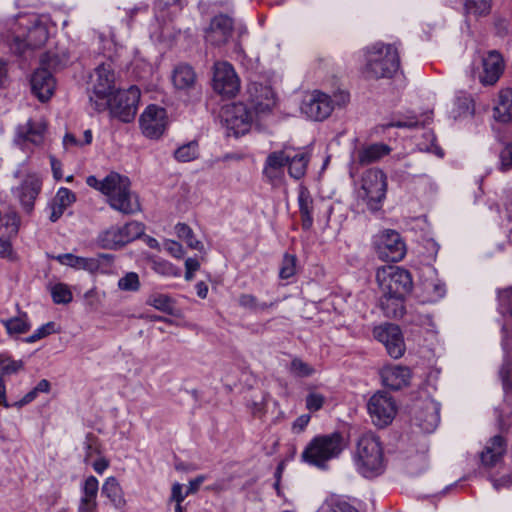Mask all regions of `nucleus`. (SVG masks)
I'll list each match as a JSON object with an SVG mask.
<instances>
[{"label":"nucleus","mask_w":512,"mask_h":512,"mask_svg":"<svg viewBox=\"0 0 512 512\" xmlns=\"http://www.w3.org/2000/svg\"><path fill=\"white\" fill-rule=\"evenodd\" d=\"M86 183L107 196L108 203L114 210L126 215L140 210L139 201L130 190L131 183L128 177L111 172L103 180L97 179L94 175L88 176Z\"/></svg>","instance_id":"obj_1"},{"label":"nucleus","mask_w":512,"mask_h":512,"mask_svg":"<svg viewBox=\"0 0 512 512\" xmlns=\"http://www.w3.org/2000/svg\"><path fill=\"white\" fill-rule=\"evenodd\" d=\"M400 68V56L394 44L375 43L366 52L363 74L366 79H390Z\"/></svg>","instance_id":"obj_2"},{"label":"nucleus","mask_w":512,"mask_h":512,"mask_svg":"<svg viewBox=\"0 0 512 512\" xmlns=\"http://www.w3.org/2000/svg\"><path fill=\"white\" fill-rule=\"evenodd\" d=\"M346 447L340 432L315 436L301 453V460L319 469H327L328 462L338 458Z\"/></svg>","instance_id":"obj_3"},{"label":"nucleus","mask_w":512,"mask_h":512,"mask_svg":"<svg viewBox=\"0 0 512 512\" xmlns=\"http://www.w3.org/2000/svg\"><path fill=\"white\" fill-rule=\"evenodd\" d=\"M353 461L356 470L366 478L383 473V449L375 434L368 432L359 437L353 452Z\"/></svg>","instance_id":"obj_4"},{"label":"nucleus","mask_w":512,"mask_h":512,"mask_svg":"<svg viewBox=\"0 0 512 512\" xmlns=\"http://www.w3.org/2000/svg\"><path fill=\"white\" fill-rule=\"evenodd\" d=\"M115 84V74L112 63L99 64L90 76L89 100L98 112L106 109V99L112 94Z\"/></svg>","instance_id":"obj_5"},{"label":"nucleus","mask_w":512,"mask_h":512,"mask_svg":"<svg viewBox=\"0 0 512 512\" xmlns=\"http://www.w3.org/2000/svg\"><path fill=\"white\" fill-rule=\"evenodd\" d=\"M376 279L383 294L405 298L413 288L410 272L397 266L378 269Z\"/></svg>","instance_id":"obj_6"},{"label":"nucleus","mask_w":512,"mask_h":512,"mask_svg":"<svg viewBox=\"0 0 512 512\" xmlns=\"http://www.w3.org/2000/svg\"><path fill=\"white\" fill-rule=\"evenodd\" d=\"M140 95V90L136 86H131L127 90H118L112 97L106 99V109H109L111 117L129 123L136 116Z\"/></svg>","instance_id":"obj_7"},{"label":"nucleus","mask_w":512,"mask_h":512,"mask_svg":"<svg viewBox=\"0 0 512 512\" xmlns=\"http://www.w3.org/2000/svg\"><path fill=\"white\" fill-rule=\"evenodd\" d=\"M373 247L379 259L386 262L401 261L406 253L405 244L395 230H384L375 235Z\"/></svg>","instance_id":"obj_8"},{"label":"nucleus","mask_w":512,"mask_h":512,"mask_svg":"<svg viewBox=\"0 0 512 512\" xmlns=\"http://www.w3.org/2000/svg\"><path fill=\"white\" fill-rule=\"evenodd\" d=\"M145 226L138 221H130L123 226H112L99 235L103 248L116 249L144 234Z\"/></svg>","instance_id":"obj_9"},{"label":"nucleus","mask_w":512,"mask_h":512,"mask_svg":"<svg viewBox=\"0 0 512 512\" xmlns=\"http://www.w3.org/2000/svg\"><path fill=\"white\" fill-rule=\"evenodd\" d=\"M361 188L369 209L379 210L387 191V178L384 172L378 168L368 169L362 177Z\"/></svg>","instance_id":"obj_10"},{"label":"nucleus","mask_w":512,"mask_h":512,"mask_svg":"<svg viewBox=\"0 0 512 512\" xmlns=\"http://www.w3.org/2000/svg\"><path fill=\"white\" fill-rule=\"evenodd\" d=\"M368 413L374 425L383 428L389 425L397 412L394 399L386 392L378 391L368 401Z\"/></svg>","instance_id":"obj_11"},{"label":"nucleus","mask_w":512,"mask_h":512,"mask_svg":"<svg viewBox=\"0 0 512 512\" xmlns=\"http://www.w3.org/2000/svg\"><path fill=\"white\" fill-rule=\"evenodd\" d=\"M334 107L335 102L328 94L315 90L305 98L301 110L310 119L323 121L331 115Z\"/></svg>","instance_id":"obj_12"},{"label":"nucleus","mask_w":512,"mask_h":512,"mask_svg":"<svg viewBox=\"0 0 512 512\" xmlns=\"http://www.w3.org/2000/svg\"><path fill=\"white\" fill-rule=\"evenodd\" d=\"M240 87L235 70L228 62H218L214 66L213 88L218 94L233 97Z\"/></svg>","instance_id":"obj_13"},{"label":"nucleus","mask_w":512,"mask_h":512,"mask_svg":"<svg viewBox=\"0 0 512 512\" xmlns=\"http://www.w3.org/2000/svg\"><path fill=\"white\" fill-rule=\"evenodd\" d=\"M142 133L151 139H158L167 125L166 110L157 105H149L140 116Z\"/></svg>","instance_id":"obj_14"},{"label":"nucleus","mask_w":512,"mask_h":512,"mask_svg":"<svg viewBox=\"0 0 512 512\" xmlns=\"http://www.w3.org/2000/svg\"><path fill=\"white\" fill-rule=\"evenodd\" d=\"M374 337L385 346L387 353L394 359L403 356L405 345L400 328L394 324H384L374 328Z\"/></svg>","instance_id":"obj_15"},{"label":"nucleus","mask_w":512,"mask_h":512,"mask_svg":"<svg viewBox=\"0 0 512 512\" xmlns=\"http://www.w3.org/2000/svg\"><path fill=\"white\" fill-rule=\"evenodd\" d=\"M234 29L233 19L225 14L216 15L211 19L205 30V41L212 46H222L229 42Z\"/></svg>","instance_id":"obj_16"},{"label":"nucleus","mask_w":512,"mask_h":512,"mask_svg":"<svg viewBox=\"0 0 512 512\" xmlns=\"http://www.w3.org/2000/svg\"><path fill=\"white\" fill-rule=\"evenodd\" d=\"M248 101L257 114L270 112L275 105V94L270 86L251 83L247 88Z\"/></svg>","instance_id":"obj_17"},{"label":"nucleus","mask_w":512,"mask_h":512,"mask_svg":"<svg viewBox=\"0 0 512 512\" xmlns=\"http://www.w3.org/2000/svg\"><path fill=\"white\" fill-rule=\"evenodd\" d=\"M439 412V404L432 399H426L415 410L413 421L423 432L432 433L440 422Z\"/></svg>","instance_id":"obj_18"},{"label":"nucleus","mask_w":512,"mask_h":512,"mask_svg":"<svg viewBox=\"0 0 512 512\" xmlns=\"http://www.w3.org/2000/svg\"><path fill=\"white\" fill-rule=\"evenodd\" d=\"M32 93L41 101L45 102L54 93L56 82L52 73L46 68H39L30 79Z\"/></svg>","instance_id":"obj_19"},{"label":"nucleus","mask_w":512,"mask_h":512,"mask_svg":"<svg viewBox=\"0 0 512 512\" xmlns=\"http://www.w3.org/2000/svg\"><path fill=\"white\" fill-rule=\"evenodd\" d=\"M483 72L479 75V80L483 85L495 84L504 71V60L502 55L491 50L487 56L482 59Z\"/></svg>","instance_id":"obj_20"},{"label":"nucleus","mask_w":512,"mask_h":512,"mask_svg":"<svg viewBox=\"0 0 512 512\" xmlns=\"http://www.w3.org/2000/svg\"><path fill=\"white\" fill-rule=\"evenodd\" d=\"M47 124L43 119H29L25 124H21L16 129L17 140L23 143L30 142L35 146L43 144Z\"/></svg>","instance_id":"obj_21"},{"label":"nucleus","mask_w":512,"mask_h":512,"mask_svg":"<svg viewBox=\"0 0 512 512\" xmlns=\"http://www.w3.org/2000/svg\"><path fill=\"white\" fill-rule=\"evenodd\" d=\"M226 114V122L235 134L245 133L253 121L252 111L243 103L233 104Z\"/></svg>","instance_id":"obj_22"},{"label":"nucleus","mask_w":512,"mask_h":512,"mask_svg":"<svg viewBox=\"0 0 512 512\" xmlns=\"http://www.w3.org/2000/svg\"><path fill=\"white\" fill-rule=\"evenodd\" d=\"M410 378V369L405 366L389 365L381 370L383 384L392 390H399L406 387L409 384Z\"/></svg>","instance_id":"obj_23"},{"label":"nucleus","mask_w":512,"mask_h":512,"mask_svg":"<svg viewBox=\"0 0 512 512\" xmlns=\"http://www.w3.org/2000/svg\"><path fill=\"white\" fill-rule=\"evenodd\" d=\"M289 159V150L287 149L271 152L265 160L264 176L271 182L280 178Z\"/></svg>","instance_id":"obj_24"},{"label":"nucleus","mask_w":512,"mask_h":512,"mask_svg":"<svg viewBox=\"0 0 512 512\" xmlns=\"http://www.w3.org/2000/svg\"><path fill=\"white\" fill-rule=\"evenodd\" d=\"M172 83L179 91L189 92L195 89L197 76L194 69L188 64L177 65L172 73Z\"/></svg>","instance_id":"obj_25"},{"label":"nucleus","mask_w":512,"mask_h":512,"mask_svg":"<svg viewBox=\"0 0 512 512\" xmlns=\"http://www.w3.org/2000/svg\"><path fill=\"white\" fill-rule=\"evenodd\" d=\"M40 188L41 185L37 179L27 178L16 189L15 193L26 212L29 213L32 211L34 207V201L40 192Z\"/></svg>","instance_id":"obj_26"},{"label":"nucleus","mask_w":512,"mask_h":512,"mask_svg":"<svg viewBox=\"0 0 512 512\" xmlns=\"http://www.w3.org/2000/svg\"><path fill=\"white\" fill-rule=\"evenodd\" d=\"M506 452V441L500 436L492 437L481 453V461L486 466L496 465Z\"/></svg>","instance_id":"obj_27"},{"label":"nucleus","mask_w":512,"mask_h":512,"mask_svg":"<svg viewBox=\"0 0 512 512\" xmlns=\"http://www.w3.org/2000/svg\"><path fill=\"white\" fill-rule=\"evenodd\" d=\"M101 493L115 509L120 510L126 506L123 489L116 477L110 476L104 481Z\"/></svg>","instance_id":"obj_28"},{"label":"nucleus","mask_w":512,"mask_h":512,"mask_svg":"<svg viewBox=\"0 0 512 512\" xmlns=\"http://www.w3.org/2000/svg\"><path fill=\"white\" fill-rule=\"evenodd\" d=\"M76 201L75 194L68 188L61 187L52 203H51V214L49 219L52 222H56L64 213V211Z\"/></svg>","instance_id":"obj_29"},{"label":"nucleus","mask_w":512,"mask_h":512,"mask_svg":"<svg viewBox=\"0 0 512 512\" xmlns=\"http://www.w3.org/2000/svg\"><path fill=\"white\" fill-rule=\"evenodd\" d=\"M391 152V148L383 143H374L361 148L357 153V161L360 165H369L379 161Z\"/></svg>","instance_id":"obj_30"},{"label":"nucleus","mask_w":512,"mask_h":512,"mask_svg":"<svg viewBox=\"0 0 512 512\" xmlns=\"http://www.w3.org/2000/svg\"><path fill=\"white\" fill-rule=\"evenodd\" d=\"M301 225L304 230H309L313 225V199L306 188H301L298 194Z\"/></svg>","instance_id":"obj_31"},{"label":"nucleus","mask_w":512,"mask_h":512,"mask_svg":"<svg viewBox=\"0 0 512 512\" xmlns=\"http://www.w3.org/2000/svg\"><path fill=\"white\" fill-rule=\"evenodd\" d=\"M288 172L294 179H300L306 173L307 165L309 162V155L305 152L289 150Z\"/></svg>","instance_id":"obj_32"},{"label":"nucleus","mask_w":512,"mask_h":512,"mask_svg":"<svg viewBox=\"0 0 512 512\" xmlns=\"http://www.w3.org/2000/svg\"><path fill=\"white\" fill-rule=\"evenodd\" d=\"M404 300L405 298L383 294L380 299V306L387 317L400 318L405 313Z\"/></svg>","instance_id":"obj_33"},{"label":"nucleus","mask_w":512,"mask_h":512,"mask_svg":"<svg viewBox=\"0 0 512 512\" xmlns=\"http://www.w3.org/2000/svg\"><path fill=\"white\" fill-rule=\"evenodd\" d=\"M56 259L62 265H67L76 269H84L92 272L98 268L97 260L93 258L75 256L71 253L58 255Z\"/></svg>","instance_id":"obj_34"},{"label":"nucleus","mask_w":512,"mask_h":512,"mask_svg":"<svg viewBox=\"0 0 512 512\" xmlns=\"http://www.w3.org/2000/svg\"><path fill=\"white\" fill-rule=\"evenodd\" d=\"M495 116L503 122L512 119V89H503L499 93L498 104L494 108Z\"/></svg>","instance_id":"obj_35"},{"label":"nucleus","mask_w":512,"mask_h":512,"mask_svg":"<svg viewBox=\"0 0 512 512\" xmlns=\"http://www.w3.org/2000/svg\"><path fill=\"white\" fill-rule=\"evenodd\" d=\"M279 300L275 299L271 302H260L256 296L252 294H241L238 299L239 305L244 308L248 309L252 312H263L269 308H272L278 304Z\"/></svg>","instance_id":"obj_36"},{"label":"nucleus","mask_w":512,"mask_h":512,"mask_svg":"<svg viewBox=\"0 0 512 512\" xmlns=\"http://www.w3.org/2000/svg\"><path fill=\"white\" fill-rule=\"evenodd\" d=\"M175 232L179 239L185 241L189 248L202 252L204 245L195 238L193 230L185 223H178L175 226Z\"/></svg>","instance_id":"obj_37"},{"label":"nucleus","mask_w":512,"mask_h":512,"mask_svg":"<svg viewBox=\"0 0 512 512\" xmlns=\"http://www.w3.org/2000/svg\"><path fill=\"white\" fill-rule=\"evenodd\" d=\"M474 112L475 105L471 96L462 94L456 97L454 109L455 118L472 117L474 115Z\"/></svg>","instance_id":"obj_38"},{"label":"nucleus","mask_w":512,"mask_h":512,"mask_svg":"<svg viewBox=\"0 0 512 512\" xmlns=\"http://www.w3.org/2000/svg\"><path fill=\"white\" fill-rule=\"evenodd\" d=\"M1 322L9 335L23 334L30 330V324L26 314L20 317L1 320Z\"/></svg>","instance_id":"obj_39"},{"label":"nucleus","mask_w":512,"mask_h":512,"mask_svg":"<svg viewBox=\"0 0 512 512\" xmlns=\"http://www.w3.org/2000/svg\"><path fill=\"white\" fill-rule=\"evenodd\" d=\"M318 512H359L347 501L331 497L328 498L319 508Z\"/></svg>","instance_id":"obj_40"},{"label":"nucleus","mask_w":512,"mask_h":512,"mask_svg":"<svg viewBox=\"0 0 512 512\" xmlns=\"http://www.w3.org/2000/svg\"><path fill=\"white\" fill-rule=\"evenodd\" d=\"M98 491L99 481L95 476L90 475L83 481L80 486V500L97 501Z\"/></svg>","instance_id":"obj_41"},{"label":"nucleus","mask_w":512,"mask_h":512,"mask_svg":"<svg viewBox=\"0 0 512 512\" xmlns=\"http://www.w3.org/2000/svg\"><path fill=\"white\" fill-rule=\"evenodd\" d=\"M199 155V146L197 141H190L174 152V157L179 162H190L195 160Z\"/></svg>","instance_id":"obj_42"},{"label":"nucleus","mask_w":512,"mask_h":512,"mask_svg":"<svg viewBox=\"0 0 512 512\" xmlns=\"http://www.w3.org/2000/svg\"><path fill=\"white\" fill-rule=\"evenodd\" d=\"M0 233L7 234L8 238H13L18 234L20 218L15 212L6 214L0 218Z\"/></svg>","instance_id":"obj_43"},{"label":"nucleus","mask_w":512,"mask_h":512,"mask_svg":"<svg viewBox=\"0 0 512 512\" xmlns=\"http://www.w3.org/2000/svg\"><path fill=\"white\" fill-rule=\"evenodd\" d=\"M48 31L43 25H35L28 31L27 44L32 48H38L46 43Z\"/></svg>","instance_id":"obj_44"},{"label":"nucleus","mask_w":512,"mask_h":512,"mask_svg":"<svg viewBox=\"0 0 512 512\" xmlns=\"http://www.w3.org/2000/svg\"><path fill=\"white\" fill-rule=\"evenodd\" d=\"M464 6L467 13L482 16L490 12L491 0H466Z\"/></svg>","instance_id":"obj_45"},{"label":"nucleus","mask_w":512,"mask_h":512,"mask_svg":"<svg viewBox=\"0 0 512 512\" xmlns=\"http://www.w3.org/2000/svg\"><path fill=\"white\" fill-rule=\"evenodd\" d=\"M147 304L168 314H171L173 310L171 298L164 294L151 295L147 300Z\"/></svg>","instance_id":"obj_46"},{"label":"nucleus","mask_w":512,"mask_h":512,"mask_svg":"<svg viewBox=\"0 0 512 512\" xmlns=\"http://www.w3.org/2000/svg\"><path fill=\"white\" fill-rule=\"evenodd\" d=\"M51 296L56 304H68L73 298L68 286L62 283H58L52 287Z\"/></svg>","instance_id":"obj_47"},{"label":"nucleus","mask_w":512,"mask_h":512,"mask_svg":"<svg viewBox=\"0 0 512 512\" xmlns=\"http://www.w3.org/2000/svg\"><path fill=\"white\" fill-rule=\"evenodd\" d=\"M118 288L123 291H138L140 288L139 276L135 272H128L118 280Z\"/></svg>","instance_id":"obj_48"},{"label":"nucleus","mask_w":512,"mask_h":512,"mask_svg":"<svg viewBox=\"0 0 512 512\" xmlns=\"http://www.w3.org/2000/svg\"><path fill=\"white\" fill-rule=\"evenodd\" d=\"M296 261V256L290 254L284 255L279 270V277L281 279H289L296 273Z\"/></svg>","instance_id":"obj_49"},{"label":"nucleus","mask_w":512,"mask_h":512,"mask_svg":"<svg viewBox=\"0 0 512 512\" xmlns=\"http://www.w3.org/2000/svg\"><path fill=\"white\" fill-rule=\"evenodd\" d=\"M289 371L297 377H308L314 373V369L300 358L291 361Z\"/></svg>","instance_id":"obj_50"},{"label":"nucleus","mask_w":512,"mask_h":512,"mask_svg":"<svg viewBox=\"0 0 512 512\" xmlns=\"http://www.w3.org/2000/svg\"><path fill=\"white\" fill-rule=\"evenodd\" d=\"M84 449H85L84 462L86 464L90 463V459L94 455L100 454L97 439L92 434L87 435L86 441L84 442Z\"/></svg>","instance_id":"obj_51"},{"label":"nucleus","mask_w":512,"mask_h":512,"mask_svg":"<svg viewBox=\"0 0 512 512\" xmlns=\"http://www.w3.org/2000/svg\"><path fill=\"white\" fill-rule=\"evenodd\" d=\"M24 369V362L22 360H13L9 355V360L2 366L0 371L1 378L5 376L17 374Z\"/></svg>","instance_id":"obj_52"},{"label":"nucleus","mask_w":512,"mask_h":512,"mask_svg":"<svg viewBox=\"0 0 512 512\" xmlns=\"http://www.w3.org/2000/svg\"><path fill=\"white\" fill-rule=\"evenodd\" d=\"M325 398L320 393H309L306 397V408L310 411H318L322 408Z\"/></svg>","instance_id":"obj_53"},{"label":"nucleus","mask_w":512,"mask_h":512,"mask_svg":"<svg viewBox=\"0 0 512 512\" xmlns=\"http://www.w3.org/2000/svg\"><path fill=\"white\" fill-rule=\"evenodd\" d=\"M0 257L7 259L13 258L11 238H8L7 234L4 233H0Z\"/></svg>","instance_id":"obj_54"},{"label":"nucleus","mask_w":512,"mask_h":512,"mask_svg":"<svg viewBox=\"0 0 512 512\" xmlns=\"http://www.w3.org/2000/svg\"><path fill=\"white\" fill-rule=\"evenodd\" d=\"M510 373L511 367L509 362H504L499 370V377L502 381L504 390H508L512 388V383L510 381Z\"/></svg>","instance_id":"obj_55"},{"label":"nucleus","mask_w":512,"mask_h":512,"mask_svg":"<svg viewBox=\"0 0 512 512\" xmlns=\"http://www.w3.org/2000/svg\"><path fill=\"white\" fill-rule=\"evenodd\" d=\"M166 250L175 258H182L184 256V249L182 245L173 240H169L165 243Z\"/></svg>","instance_id":"obj_56"},{"label":"nucleus","mask_w":512,"mask_h":512,"mask_svg":"<svg viewBox=\"0 0 512 512\" xmlns=\"http://www.w3.org/2000/svg\"><path fill=\"white\" fill-rule=\"evenodd\" d=\"M310 415L308 414H303V415H300L292 424V430L295 432V433H301L305 430V428L307 427V425L309 424L310 422Z\"/></svg>","instance_id":"obj_57"},{"label":"nucleus","mask_w":512,"mask_h":512,"mask_svg":"<svg viewBox=\"0 0 512 512\" xmlns=\"http://www.w3.org/2000/svg\"><path fill=\"white\" fill-rule=\"evenodd\" d=\"M188 495L187 491L183 493V487L180 483H175L172 486L170 501L183 502Z\"/></svg>","instance_id":"obj_58"},{"label":"nucleus","mask_w":512,"mask_h":512,"mask_svg":"<svg viewBox=\"0 0 512 512\" xmlns=\"http://www.w3.org/2000/svg\"><path fill=\"white\" fill-rule=\"evenodd\" d=\"M38 394L39 393L33 388L31 391H29L27 394H25L19 401L14 402L13 407H16V408L24 407L25 405L33 402L37 398Z\"/></svg>","instance_id":"obj_59"},{"label":"nucleus","mask_w":512,"mask_h":512,"mask_svg":"<svg viewBox=\"0 0 512 512\" xmlns=\"http://www.w3.org/2000/svg\"><path fill=\"white\" fill-rule=\"evenodd\" d=\"M77 512H98V502L79 500Z\"/></svg>","instance_id":"obj_60"},{"label":"nucleus","mask_w":512,"mask_h":512,"mask_svg":"<svg viewBox=\"0 0 512 512\" xmlns=\"http://www.w3.org/2000/svg\"><path fill=\"white\" fill-rule=\"evenodd\" d=\"M502 166L507 169L512 167V143L508 144L501 152Z\"/></svg>","instance_id":"obj_61"},{"label":"nucleus","mask_w":512,"mask_h":512,"mask_svg":"<svg viewBox=\"0 0 512 512\" xmlns=\"http://www.w3.org/2000/svg\"><path fill=\"white\" fill-rule=\"evenodd\" d=\"M55 322H47L46 324L39 327L35 332L38 334L39 338H45L48 335L55 333Z\"/></svg>","instance_id":"obj_62"},{"label":"nucleus","mask_w":512,"mask_h":512,"mask_svg":"<svg viewBox=\"0 0 512 512\" xmlns=\"http://www.w3.org/2000/svg\"><path fill=\"white\" fill-rule=\"evenodd\" d=\"M92 467L96 473L102 474L109 467V461L104 457H100L92 463Z\"/></svg>","instance_id":"obj_63"},{"label":"nucleus","mask_w":512,"mask_h":512,"mask_svg":"<svg viewBox=\"0 0 512 512\" xmlns=\"http://www.w3.org/2000/svg\"><path fill=\"white\" fill-rule=\"evenodd\" d=\"M50 164H51L54 178L56 180L62 179L61 162L59 160H57L54 156H50Z\"/></svg>","instance_id":"obj_64"}]
</instances>
